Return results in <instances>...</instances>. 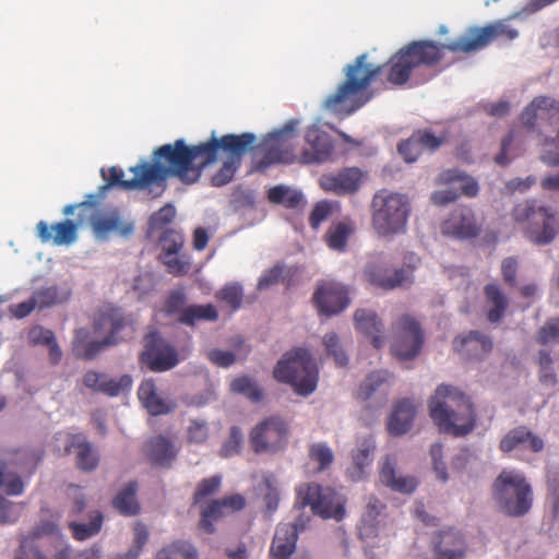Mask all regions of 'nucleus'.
<instances>
[{"instance_id": "obj_13", "label": "nucleus", "mask_w": 559, "mask_h": 559, "mask_svg": "<svg viewBox=\"0 0 559 559\" xmlns=\"http://www.w3.org/2000/svg\"><path fill=\"white\" fill-rule=\"evenodd\" d=\"M288 437V423L278 415H271L251 429L249 444L255 454H276L286 448Z\"/></svg>"}, {"instance_id": "obj_38", "label": "nucleus", "mask_w": 559, "mask_h": 559, "mask_svg": "<svg viewBox=\"0 0 559 559\" xmlns=\"http://www.w3.org/2000/svg\"><path fill=\"white\" fill-rule=\"evenodd\" d=\"M355 224L352 219L345 218L332 224L324 235L326 246L338 252L345 251L348 239L355 233Z\"/></svg>"}, {"instance_id": "obj_15", "label": "nucleus", "mask_w": 559, "mask_h": 559, "mask_svg": "<svg viewBox=\"0 0 559 559\" xmlns=\"http://www.w3.org/2000/svg\"><path fill=\"white\" fill-rule=\"evenodd\" d=\"M440 231L443 236L453 239L469 240L480 235L481 224L472 207L459 205L441 223Z\"/></svg>"}, {"instance_id": "obj_10", "label": "nucleus", "mask_w": 559, "mask_h": 559, "mask_svg": "<svg viewBox=\"0 0 559 559\" xmlns=\"http://www.w3.org/2000/svg\"><path fill=\"white\" fill-rule=\"evenodd\" d=\"M255 135L250 132L241 134H225L216 138L213 133L209 144L214 146V154L211 164L217 160L219 151L227 154L222 167L212 176L211 182L215 187H222L231 181L235 173L241 165L243 155L253 147Z\"/></svg>"}, {"instance_id": "obj_49", "label": "nucleus", "mask_w": 559, "mask_h": 559, "mask_svg": "<svg viewBox=\"0 0 559 559\" xmlns=\"http://www.w3.org/2000/svg\"><path fill=\"white\" fill-rule=\"evenodd\" d=\"M230 389L233 392L245 395L252 402L262 400V391L257 383L249 377H239L231 381Z\"/></svg>"}, {"instance_id": "obj_16", "label": "nucleus", "mask_w": 559, "mask_h": 559, "mask_svg": "<svg viewBox=\"0 0 559 559\" xmlns=\"http://www.w3.org/2000/svg\"><path fill=\"white\" fill-rule=\"evenodd\" d=\"M55 447L59 454L68 455L76 452V466L84 472H91L98 465V456L83 433L58 432L55 436Z\"/></svg>"}, {"instance_id": "obj_47", "label": "nucleus", "mask_w": 559, "mask_h": 559, "mask_svg": "<svg viewBox=\"0 0 559 559\" xmlns=\"http://www.w3.org/2000/svg\"><path fill=\"white\" fill-rule=\"evenodd\" d=\"M150 533L147 526L142 522L133 525V543L128 551L118 554L115 559H138L148 542Z\"/></svg>"}, {"instance_id": "obj_4", "label": "nucleus", "mask_w": 559, "mask_h": 559, "mask_svg": "<svg viewBox=\"0 0 559 559\" xmlns=\"http://www.w3.org/2000/svg\"><path fill=\"white\" fill-rule=\"evenodd\" d=\"M522 126L540 138L545 147L539 159L549 167H559V99L536 96L520 115Z\"/></svg>"}, {"instance_id": "obj_62", "label": "nucleus", "mask_w": 559, "mask_h": 559, "mask_svg": "<svg viewBox=\"0 0 559 559\" xmlns=\"http://www.w3.org/2000/svg\"><path fill=\"white\" fill-rule=\"evenodd\" d=\"M33 299L38 309H44L60 301L57 287H45L33 294Z\"/></svg>"}, {"instance_id": "obj_35", "label": "nucleus", "mask_w": 559, "mask_h": 559, "mask_svg": "<svg viewBox=\"0 0 559 559\" xmlns=\"http://www.w3.org/2000/svg\"><path fill=\"white\" fill-rule=\"evenodd\" d=\"M145 451L148 460L153 464L163 467L170 466L177 455L173 441L165 436L151 438L146 443Z\"/></svg>"}, {"instance_id": "obj_22", "label": "nucleus", "mask_w": 559, "mask_h": 559, "mask_svg": "<svg viewBox=\"0 0 559 559\" xmlns=\"http://www.w3.org/2000/svg\"><path fill=\"white\" fill-rule=\"evenodd\" d=\"M246 506V499L240 493L225 496L212 500L201 512L200 527L209 534L214 533V522L228 513L240 511Z\"/></svg>"}, {"instance_id": "obj_17", "label": "nucleus", "mask_w": 559, "mask_h": 559, "mask_svg": "<svg viewBox=\"0 0 559 559\" xmlns=\"http://www.w3.org/2000/svg\"><path fill=\"white\" fill-rule=\"evenodd\" d=\"M365 178L366 173L360 168L345 167L336 173L322 175L319 185L325 192L336 195H352L360 189Z\"/></svg>"}, {"instance_id": "obj_43", "label": "nucleus", "mask_w": 559, "mask_h": 559, "mask_svg": "<svg viewBox=\"0 0 559 559\" xmlns=\"http://www.w3.org/2000/svg\"><path fill=\"white\" fill-rule=\"evenodd\" d=\"M155 559H199V552L190 542L178 539L160 548Z\"/></svg>"}, {"instance_id": "obj_56", "label": "nucleus", "mask_w": 559, "mask_h": 559, "mask_svg": "<svg viewBox=\"0 0 559 559\" xmlns=\"http://www.w3.org/2000/svg\"><path fill=\"white\" fill-rule=\"evenodd\" d=\"M176 216V209L173 204L168 203L154 212L148 219V227L152 231L160 230L169 225Z\"/></svg>"}, {"instance_id": "obj_37", "label": "nucleus", "mask_w": 559, "mask_h": 559, "mask_svg": "<svg viewBox=\"0 0 559 559\" xmlns=\"http://www.w3.org/2000/svg\"><path fill=\"white\" fill-rule=\"evenodd\" d=\"M484 295L488 305L487 319L491 323H498L504 317L509 300L502 289L493 283L484 287Z\"/></svg>"}, {"instance_id": "obj_8", "label": "nucleus", "mask_w": 559, "mask_h": 559, "mask_svg": "<svg viewBox=\"0 0 559 559\" xmlns=\"http://www.w3.org/2000/svg\"><path fill=\"white\" fill-rule=\"evenodd\" d=\"M492 497L499 508L510 516L526 514L533 502L532 488L524 475L503 469L492 484Z\"/></svg>"}, {"instance_id": "obj_7", "label": "nucleus", "mask_w": 559, "mask_h": 559, "mask_svg": "<svg viewBox=\"0 0 559 559\" xmlns=\"http://www.w3.org/2000/svg\"><path fill=\"white\" fill-rule=\"evenodd\" d=\"M511 216L525 238L536 246L549 245L559 235V213L535 199L514 205Z\"/></svg>"}, {"instance_id": "obj_5", "label": "nucleus", "mask_w": 559, "mask_h": 559, "mask_svg": "<svg viewBox=\"0 0 559 559\" xmlns=\"http://www.w3.org/2000/svg\"><path fill=\"white\" fill-rule=\"evenodd\" d=\"M429 413L439 430L453 437L468 435L476 415L468 396L451 385H439L429 402Z\"/></svg>"}, {"instance_id": "obj_42", "label": "nucleus", "mask_w": 559, "mask_h": 559, "mask_svg": "<svg viewBox=\"0 0 559 559\" xmlns=\"http://www.w3.org/2000/svg\"><path fill=\"white\" fill-rule=\"evenodd\" d=\"M88 522L69 521V528L76 540H86L97 535L103 526L104 516L100 511L92 510L87 513Z\"/></svg>"}, {"instance_id": "obj_12", "label": "nucleus", "mask_w": 559, "mask_h": 559, "mask_svg": "<svg viewBox=\"0 0 559 559\" xmlns=\"http://www.w3.org/2000/svg\"><path fill=\"white\" fill-rule=\"evenodd\" d=\"M297 498L304 507L309 506L313 514L323 519L342 521L346 515L347 499L334 488L317 483L301 484Z\"/></svg>"}, {"instance_id": "obj_45", "label": "nucleus", "mask_w": 559, "mask_h": 559, "mask_svg": "<svg viewBox=\"0 0 559 559\" xmlns=\"http://www.w3.org/2000/svg\"><path fill=\"white\" fill-rule=\"evenodd\" d=\"M259 492L265 506V514L272 515L280 504V490L273 474L265 475L259 486Z\"/></svg>"}, {"instance_id": "obj_57", "label": "nucleus", "mask_w": 559, "mask_h": 559, "mask_svg": "<svg viewBox=\"0 0 559 559\" xmlns=\"http://www.w3.org/2000/svg\"><path fill=\"white\" fill-rule=\"evenodd\" d=\"M243 443L242 431L239 427L233 426L227 440L223 443L219 454L223 457H230L238 454Z\"/></svg>"}, {"instance_id": "obj_30", "label": "nucleus", "mask_w": 559, "mask_h": 559, "mask_svg": "<svg viewBox=\"0 0 559 559\" xmlns=\"http://www.w3.org/2000/svg\"><path fill=\"white\" fill-rule=\"evenodd\" d=\"M138 396L152 416L169 414L174 412L177 406L175 401L165 400L158 395L155 382L152 379L144 380L140 384Z\"/></svg>"}, {"instance_id": "obj_46", "label": "nucleus", "mask_w": 559, "mask_h": 559, "mask_svg": "<svg viewBox=\"0 0 559 559\" xmlns=\"http://www.w3.org/2000/svg\"><path fill=\"white\" fill-rule=\"evenodd\" d=\"M441 183L460 182L459 189L462 194L474 198L478 194L479 187L475 179L467 177L456 169H448L440 174Z\"/></svg>"}, {"instance_id": "obj_21", "label": "nucleus", "mask_w": 559, "mask_h": 559, "mask_svg": "<svg viewBox=\"0 0 559 559\" xmlns=\"http://www.w3.org/2000/svg\"><path fill=\"white\" fill-rule=\"evenodd\" d=\"M133 177L131 179H123V171L112 166L108 169V176L106 175L105 169H102V176L106 180V183L99 187V193H105L109 188L118 187L122 190H143L147 189L152 192V188L150 185V180L146 176V169L144 162L140 163L136 166L130 167L129 169Z\"/></svg>"}, {"instance_id": "obj_40", "label": "nucleus", "mask_w": 559, "mask_h": 559, "mask_svg": "<svg viewBox=\"0 0 559 559\" xmlns=\"http://www.w3.org/2000/svg\"><path fill=\"white\" fill-rule=\"evenodd\" d=\"M267 199L271 203L282 204L289 210L301 211L306 205L304 194L300 191L282 185L272 187L267 191Z\"/></svg>"}, {"instance_id": "obj_36", "label": "nucleus", "mask_w": 559, "mask_h": 559, "mask_svg": "<svg viewBox=\"0 0 559 559\" xmlns=\"http://www.w3.org/2000/svg\"><path fill=\"white\" fill-rule=\"evenodd\" d=\"M453 347L457 352H464L468 356L480 357L492 349V342L489 336L471 331L465 336H459L453 341Z\"/></svg>"}, {"instance_id": "obj_44", "label": "nucleus", "mask_w": 559, "mask_h": 559, "mask_svg": "<svg viewBox=\"0 0 559 559\" xmlns=\"http://www.w3.org/2000/svg\"><path fill=\"white\" fill-rule=\"evenodd\" d=\"M218 312L213 305H193L186 307L178 317V321L182 324L192 326L198 321H216Z\"/></svg>"}, {"instance_id": "obj_52", "label": "nucleus", "mask_w": 559, "mask_h": 559, "mask_svg": "<svg viewBox=\"0 0 559 559\" xmlns=\"http://www.w3.org/2000/svg\"><path fill=\"white\" fill-rule=\"evenodd\" d=\"M159 243L162 247L159 255L179 253L185 245V238L180 231L166 229L159 238Z\"/></svg>"}, {"instance_id": "obj_41", "label": "nucleus", "mask_w": 559, "mask_h": 559, "mask_svg": "<svg viewBox=\"0 0 559 559\" xmlns=\"http://www.w3.org/2000/svg\"><path fill=\"white\" fill-rule=\"evenodd\" d=\"M138 483L129 481L112 499L114 508L124 516H133L140 512L136 499Z\"/></svg>"}, {"instance_id": "obj_20", "label": "nucleus", "mask_w": 559, "mask_h": 559, "mask_svg": "<svg viewBox=\"0 0 559 559\" xmlns=\"http://www.w3.org/2000/svg\"><path fill=\"white\" fill-rule=\"evenodd\" d=\"M432 559H465L467 545L460 531L448 528L436 532L430 540Z\"/></svg>"}, {"instance_id": "obj_9", "label": "nucleus", "mask_w": 559, "mask_h": 559, "mask_svg": "<svg viewBox=\"0 0 559 559\" xmlns=\"http://www.w3.org/2000/svg\"><path fill=\"white\" fill-rule=\"evenodd\" d=\"M274 378L294 386L297 394H311L318 382V369L311 355L302 348L285 354L273 371Z\"/></svg>"}, {"instance_id": "obj_6", "label": "nucleus", "mask_w": 559, "mask_h": 559, "mask_svg": "<svg viewBox=\"0 0 559 559\" xmlns=\"http://www.w3.org/2000/svg\"><path fill=\"white\" fill-rule=\"evenodd\" d=\"M371 227L380 238H393L407 230L412 212L408 197L385 189L378 191L370 204Z\"/></svg>"}, {"instance_id": "obj_24", "label": "nucleus", "mask_w": 559, "mask_h": 559, "mask_svg": "<svg viewBox=\"0 0 559 559\" xmlns=\"http://www.w3.org/2000/svg\"><path fill=\"white\" fill-rule=\"evenodd\" d=\"M92 229L99 240H107L110 234L129 238L134 231V223L124 218L119 210H111L103 216L93 218Z\"/></svg>"}, {"instance_id": "obj_32", "label": "nucleus", "mask_w": 559, "mask_h": 559, "mask_svg": "<svg viewBox=\"0 0 559 559\" xmlns=\"http://www.w3.org/2000/svg\"><path fill=\"white\" fill-rule=\"evenodd\" d=\"M416 416V405L409 399L399 401L388 421V430L392 436H402L413 426Z\"/></svg>"}, {"instance_id": "obj_33", "label": "nucleus", "mask_w": 559, "mask_h": 559, "mask_svg": "<svg viewBox=\"0 0 559 559\" xmlns=\"http://www.w3.org/2000/svg\"><path fill=\"white\" fill-rule=\"evenodd\" d=\"M57 531L58 526L51 522H45L35 527L28 536L22 538L20 548L15 554V559H47L39 551L37 540L41 536L55 534Z\"/></svg>"}, {"instance_id": "obj_61", "label": "nucleus", "mask_w": 559, "mask_h": 559, "mask_svg": "<svg viewBox=\"0 0 559 559\" xmlns=\"http://www.w3.org/2000/svg\"><path fill=\"white\" fill-rule=\"evenodd\" d=\"M325 348L330 355L334 357L337 366L344 367L347 365V356L340 345L338 336L335 333H328L323 338Z\"/></svg>"}, {"instance_id": "obj_27", "label": "nucleus", "mask_w": 559, "mask_h": 559, "mask_svg": "<svg viewBox=\"0 0 559 559\" xmlns=\"http://www.w3.org/2000/svg\"><path fill=\"white\" fill-rule=\"evenodd\" d=\"M366 281L372 286L389 290L403 285L407 281V272L403 269L391 270L381 263H369L364 272Z\"/></svg>"}, {"instance_id": "obj_26", "label": "nucleus", "mask_w": 559, "mask_h": 559, "mask_svg": "<svg viewBox=\"0 0 559 559\" xmlns=\"http://www.w3.org/2000/svg\"><path fill=\"white\" fill-rule=\"evenodd\" d=\"M78 224L64 219L52 225L40 221L36 225V234L41 242H52L56 246L70 245L76 239Z\"/></svg>"}, {"instance_id": "obj_58", "label": "nucleus", "mask_w": 559, "mask_h": 559, "mask_svg": "<svg viewBox=\"0 0 559 559\" xmlns=\"http://www.w3.org/2000/svg\"><path fill=\"white\" fill-rule=\"evenodd\" d=\"M535 340L540 345L559 341V317L549 318L537 331Z\"/></svg>"}, {"instance_id": "obj_23", "label": "nucleus", "mask_w": 559, "mask_h": 559, "mask_svg": "<svg viewBox=\"0 0 559 559\" xmlns=\"http://www.w3.org/2000/svg\"><path fill=\"white\" fill-rule=\"evenodd\" d=\"M307 145L300 158L305 164L324 163L333 154V141L330 134L318 126H310L305 134Z\"/></svg>"}, {"instance_id": "obj_1", "label": "nucleus", "mask_w": 559, "mask_h": 559, "mask_svg": "<svg viewBox=\"0 0 559 559\" xmlns=\"http://www.w3.org/2000/svg\"><path fill=\"white\" fill-rule=\"evenodd\" d=\"M447 44L433 40H414L397 50L384 64L373 66L367 62V55L358 56L353 63L344 69L345 81L330 94L323 106L334 114L350 115L362 107L368 100L366 92L372 81L384 71L386 81L392 85H404L412 72L418 67H433L444 56Z\"/></svg>"}, {"instance_id": "obj_55", "label": "nucleus", "mask_w": 559, "mask_h": 559, "mask_svg": "<svg viewBox=\"0 0 559 559\" xmlns=\"http://www.w3.org/2000/svg\"><path fill=\"white\" fill-rule=\"evenodd\" d=\"M337 206V203L328 200L317 202L309 216V225L311 228L318 229L320 225L332 215Z\"/></svg>"}, {"instance_id": "obj_64", "label": "nucleus", "mask_w": 559, "mask_h": 559, "mask_svg": "<svg viewBox=\"0 0 559 559\" xmlns=\"http://www.w3.org/2000/svg\"><path fill=\"white\" fill-rule=\"evenodd\" d=\"M242 289L239 285H227L219 292V298L233 310H237L242 301Z\"/></svg>"}, {"instance_id": "obj_3", "label": "nucleus", "mask_w": 559, "mask_h": 559, "mask_svg": "<svg viewBox=\"0 0 559 559\" xmlns=\"http://www.w3.org/2000/svg\"><path fill=\"white\" fill-rule=\"evenodd\" d=\"M94 329L106 336L102 341H91L87 329L75 330L72 350L78 358L92 360L105 348L132 338L135 332L132 320L127 318L121 309L112 306H105L98 310Z\"/></svg>"}, {"instance_id": "obj_28", "label": "nucleus", "mask_w": 559, "mask_h": 559, "mask_svg": "<svg viewBox=\"0 0 559 559\" xmlns=\"http://www.w3.org/2000/svg\"><path fill=\"white\" fill-rule=\"evenodd\" d=\"M502 452H511L514 450H530L538 453L544 449V441L537 435H534L524 426L510 430L499 443Z\"/></svg>"}, {"instance_id": "obj_50", "label": "nucleus", "mask_w": 559, "mask_h": 559, "mask_svg": "<svg viewBox=\"0 0 559 559\" xmlns=\"http://www.w3.org/2000/svg\"><path fill=\"white\" fill-rule=\"evenodd\" d=\"M0 488L10 496L21 495L24 490L22 478L16 473L9 472L8 466L2 462H0Z\"/></svg>"}, {"instance_id": "obj_25", "label": "nucleus", "mask_w": 559, "mask_h": 559, "mask_svg": "<svg viewBox=\"0 0 559 559\" xmlns=\"http://www.w3.org/2000/svg\"><path fill=\"white\" fill-rule=\"evenodd\" d=\"M81 382L86 389L95 393L118 396L120 393L131 389L132 378L129 374H122L114 379L106 373L88 370L83 374Z\"/></svg>"}, {"instance_id": "obj_54", "label": "nucleus", "mask_w": 559, "mask_h": 559, "mask_svg": "<svg viewBox=\"0 0 559 559\" xmlns=\"http://www.w3.org/2000/svg\"><path fill=\"white\" fill-rule=\"evenodd\" d=\"M445 142V136H437L430 130H418L412 134V143H418L420 152L425 150L433 152Z\"/></svg>"}, {"instance_id": "obj_14", "label": "nucleus", "mask_w": 559, "mask_h": 559, "mask_svg": "<svg viewBox=\"0 0 559 559\" xmlns=\"http://www.w3.org/2000/svg\"><path fill=\"white\" fill-rule=\"evenodd\" d=\"M392 340L393 355L406 360L419 354L424 344V332L415 318L403 314L392 323Z\"/></svg>"}, {"instance_id": "obj_60", "label": "nucleus", "mask_w": 559, "mask_h": 559, "mask_svg": "<svg viewBox=\"0 0 559 559\" xmlns=\"http://www.w3.org/2000/svg\"><path fill=\"white\" fill-rule=\"evenodd\" d=\"M44 452L38 451H19L14 460L21 473L33 472L36 465L41 461Z\"/></svg>"}, {"instance_id": "obj_39", "label": "nucleus", "mask_w": 559, "mask_h": 559, "mask_svg": "<svg viewBox=\"0 0 559 559\" xmlns=\"http://www.w3.org/2000/svg\"><path fill=\"white\" fill-rule=\"evenodd\" d=\"M376 445L371 439H365L358 445L357 450L353 452V466L347 469L348 477L358 481L365 476V468L372 462V455Z\"/></svg>"}, {"instance_id": "obj_34", "label": "nucleus", "mask_w": 559, "mask_h": 559, "mask_svg": "<svg viewBox=\"0 0 559 559\" xmlns=\"http://www.w3.org/2000/svg\"><path fill=\"white\" fill-rule=\"evenodd\" d=\"M355 328L371 340L374 348L383 345V324L372 310L358 309L354 314Z\"/></svg>"}, {"instance_id": "obj_18", "label": "nucleus", "mask_w": 559, "mask_h": 559, "mask_svg": "<svg viewBox=\"0 0 559 559\" xmlns=\"http://www.w3.org/2000/svg\"><path fill=\"white\" fill-rule=\"evenodd\" d=\"M141 360L152 371H166L178 364L176 350L167 345L157 332L146 336L145 350Z\"/></svg>"}, {"instance_id": "obj_48", "label": "nucleus", "mask_w": 559, "mask_h": 559, "mask_svg": "<svg viewBox=\"0 0 559 559\" xmlns=\"http://www.w3.org/2000/svg\"><path fill=\"white\" fill-rule=\"evenodd\" d=\"M160 261L167 267V271L175 276L188 274L191 267L190 257L186 253H173L159 255Z\"/></svg>"}, {"instance_id": "obj_2", "label": "nucleus", "mask_w": 559, "mask_h": 559, "mask_svg": "<svg viewBox=\"0 0 559 559\" xmlns=\"http://www.w3.org/2000/svg\"><path fill=\"white\" fill-rule=\"evenodd\" d=\"M213 154L214 146L209 141L187 145L183 139H178L173 144L157 147L153 154L154 163L144 162L152 192L156 189L154 197L165 191L168 177H176L187 185L197 182L203 169L211 165Z\"/></svg>"}, {"instance_id": "obj_19", "label": "nucleus", "mask_w": 559, "mask_h": 559, "mask_svg": "<svg viewBox=\"0 0 559 559\" xmlns=\"http://www.w3.org/2000/svg\"><path fill=\"white\" fill-rule=\"evenodd\" d=\"M313 304L319 312L332 316L342 312L349 304L346 287L336 282H324L313 294Z\"/></svg>"}, {"instance_id": "obj_51", "label": "nucleus", "mask_w": 559, "mask_h": 559, "mask_svg": "<svg viewBox=\"0 0 559 559\" xmlns=\"http://www.w3.org/2000/svg\"><path fill=\"white\" fill-rule=\"evenodd\" d=\"M309 457L318 464V471L320 472L328 469L334 461L331 448L322 442L309 447Z\"/></svg>"}, {"instance_id": "obj_63", "label": "nucleus", "mask_w": 559, "mask_h": 559, "mask_svg": "<svg viewBox=\"0 0 559 559\" xmlns=\"http://www.w3.org/2000/svg\"><path fill=\"white\" fill-rule=\"evenodd\" d=\"M209 438V427L204 420L193 419L188 427V440L191 443H204Z\"/></svg>"}, {"instance_id": "obj_29", "label": "nucleus", "mask_w": 559, "mask_h": 559, "mask_svg": "<svg viewBox=\"0 0 559 559\" xmlns=\"http://www.w3.org/2000/svg\"><path fill=\"white\" fill-rule=\"evenodd\" d=\"M397 461L395 456H385L381 469L380 480L381 483L401 493H412L418 486V481L414 476H402L396 473Z\"/></svg>"}, {"instance_id": "obj_31", "label": "nucleus", "mask_w": 559, "mask_h": 559, "mask_svg": "<svg viewBox=\"0 0 559 559\" xmlns=\"http://www.w3.org/2000/svg\"><path fill=\"white\" fill-rule=\"evenodd\" d=\"M297 539L298 528L296 524H278L270 549L271 558L288 559L296 548Z\"/></svg>"}, {"instance_id": "obj_53", "label": "nucleus", "mask_w": 559, "mask_h": 559, "mask_svg": "<svg viewBox=\"0 0 559 559\" xmlns=\"http://www.w3.org/2000/svg\"><path fill=\"white\" fill-rule=\"evenodd\" d=\"M389 379L386 371H374L368 374L364 383L359 386L358 397L366 401L369 400L372 394L383 385Z\"/></svg>"}, {"instance_id": "obj_11", "label": "nucleus", "mask_w": 559, "mask_h": 559, "mask_svg": "<svg viewBox=\"0 0 559 559\" xmlns=\"http://www.w3.org/2000/svg\"><path fill=\"white\" fill-rule=\"evenodd\" d=\"M518 36V29L512 27L506 20H499L485 26L467 28L464 35L448 43L445 47L449 51L454 53H472L486 48L495 40L501 39L511 41Z\"/></svg>"}, {"instance_id": "obj_59", "label": "nucleus", "mask_w": 559, "mask_h": 559, "mask_svg": "<svg viewBox=\"0 0 559 559\" xmlns=\"http://www.w3.org/2000/svg\"><path fill=\"white\" fill-rule=\"evenodd\" d=\"M222 478L218 475H214L201 480L193 495V502L195 504L201 503L205 498L214 495L218 490Z\"/></svg>"}]
</instances>
